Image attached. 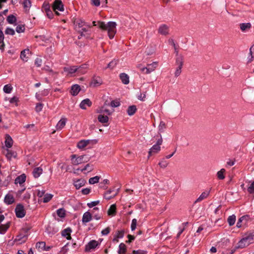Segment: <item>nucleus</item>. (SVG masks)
Here are the masks:
<instances>
[{
	"label": "nucleus",
	"instance_id": "f257e3e1",
	"mask_svg": "<svg viewBox=\"0 0 254 254\" xmlns=\"http://www.w3.org/2000/svg\"><path fill=\"white\" fill-rule=\"evenodd\" d=\"M99 29L102 31L107 32L108 36L110 39H112L117 33V24L114 21H109L107 23L98 22Z\"/></svg>",
	"mask_w": 254,
	"mask_h": 254
},
{
	"label": "nucleus",
	"instance_id": "f03ea898",
	"mask_svg": "<svg viewBox=\"0 0 254 254\" xmlns=\"http://www.w3.org/2000/svg\"><path fill=\"white\" fill-rule=\"evenodd\" d=\"M254 243V234H249L245 236L241 240H240L235 248V250L238 249H244L251 244Z\"/></svg>",
	"mask_w": 254,
	"mask_h": 254
},
{
	"label": "nucleus",
	"instance_id": "7ed1b4c3",
	"mask_svg": "<svg viewBox=\"0 0 254 254\" xmlns=\"http://www.w3.org/2000/svg\"><path fill=\"white\" fill-rule=\"evenodd\" d=\"M70 162L73 167L71 172L72 173L73 175H78L79 168L77 166L79 163V159L78 156L74 154L71 155Z\"/></svg>",
	"mask_w": 254,
	"mask_h": 254
},
{
	"label": "nucleus",
	"instance_id": "20e7f679",
	"mask_svg": "<svg viewBox=\"0 0 254 254\" xmlns=\"http://www.w3.org/2000/svg\"><path fill=\"white\" fill-rule=\"evenodd\" d=\"M163 142V139L162 137H160L157 141L155 144H154L150 149L148 152L149 156L153 154L158 153L161 150V145Z\"/></svg>",
	"mask_w": 254,
	"mask_h": 254
},
{
	"label": "nucleus",
	"instance_id": "39448f33",
	"mask_svg": "<svg viewBox=\"0 0 254 254\" xmlns=\"http://www.w3.org/2000/svg\"><path fill=\"white\" fill-rule=\"evenodd\" d=\"M52 8L57 15H59L58 11H63L64 10V5L61 0H55L53 4Z\"/></svg>",
	"mask_w": 254,
	"mask_h": 254
},
{
	"label": "nucleus",
	"instance_id": "423d86ee",
	"mask_svg": "<svg viewBox=\"0 0 254 254\" xmlns=\"http://www.w3.org/2000/svg\"><path fill=\"white\" fill-rule=\"evenodd\" d=\"M96 113L98 114L107 115V116H110L113 111H111L107 106L106 105L98 107L96 110Z\"/></svg>",
	"mask_w": 254,
	"mask_h": 254
},
{
	"label": "nucleus",
	"instance_id": "0eeeda50",
	"mask_svg": "<svg viewBox=\"0 0 254 254\" xmlns=\"http://www.w3.org/2000/svg\"><path fill=\"white\" fill-rule=\"evenodd\" d=\"M15 211L16 216L18 218L23 217L26 214V211L24 209V207L21 204H18L16 205V208L15 209Z\"/></svg>",
	"mask_w": 254,
	"mask_h": 254
},
{
	"label": "nucleus",
	"instance_id": "6e6552de",
	"mask_svg": "<svg viewBox=\"0 0 254 254\" xmlns=\"http://www.w3.org/2000/svg\"><path fill=\"white\" fill-rule=\"evenodd\" d=\"M157 65V62H153L152 64H148L147 67H143L141 69L142 72L146 74H149L155 70Z\"/></svg>",
	"mask_w": 254,
	"mask_h": 254
},
{
	"label": "nucleus",
	"instance_id": "1a4fd4ad",
	"mask_svg": "<svg viewBox=\"0 0 254 254\" xmlns=\"http://www.w3.org/2000/svg\"><path fill=\"white\" fill-rule=\"evenodd\" d=\"M158 32L161 35L167 36L169 34V27L166 24H162L159 27Z\"/></svg>",
	"mask_w": 254,
	"mask_h": 254
},
{
	"label": "nucleus",
	"instance_id": "9d476101",
	"mask_svg": "<svg viewBox=\"0 0 254 254\" xmlns=\"http://www.w3.org/2000/svg\"><path fill=\"white\" fill-rule=\"evenodd\" d=\"M93 144V141L91 140H80V150H84L87 148H90Z\"/></svg>",
	"mask_w": 254,
	"mask_h": 254
},
{
	"label": "nucleus",
	"instance_id": "9b49d317",
	"mask_svg": "<svg viewBox=\"0 0 254 254\" xmlns=\"http://www.w3.org/2000/svg\"><path fill=\"white\" fill-rule=\"evenodd\" d=\"M91 26L90 25H87V28H82L80 30V37H84L86 39L89 38L91 35Z\"/></svg>",
	"mask_w": 254,
	"mask_h": 254
},
{
	"label": "nucleus",
	"instance_id": "f8f14e48",
	"mask_svg": "<svg viewBox=\"0 0 254 254\" xmlns=\"http://www.w3.org/2000/svg\"><path fill=\"white\" fill-rule=\"evenodd\" d=\"M93 170V166L89 163L80 167V172L85 175H86L88 173L91 172Z\"/></svg>",
	"mask_w": 254,
	"mask_h": 254
},
{
	"label": "nucleus",
	"instance_id": "ddd939ff",
	"mask_svg": "<svg viewBox=\"0 0 254 254\" xmlns=\"http://www.w3.org/2000/svg\"><path fill=\"white\" fill-rule=\"evenodd\" d=\"M30 54L31 53L29 49H25L21 52L20 59L23 62H27L29 59Z\"/></svg>",
	"mask_w": 254,
	"mask_h": 254
},
{
	"label": "nucleus",
	"instance_id": "4468645a",
	"mask_svg": "<svg viewBox=\"0 0 254 254\" xmlns=\"http://www.w3.org/2000/svg\"><path fill=\"white\" fill-rule=\"evenodd\" d=\"M98 245L99 243L97 241L95 240L91 241L86 245L85 251L86 252H89L92 250L94 249Z\"/></svg>",
	"mask_w": 254,
	"mask_h": 254
},
{
	"label": "nucleus",
	"instance_id": "2eb2a0df",
	"mask_svg": "<svg viewBox=\"0 0 254 254\" xmlns=\"http://www.w3.org/2000/svg\"><path fill=\"white\" fill-rule=\"evenodd\" d=\"M103 83L102 79L100 77L94 78L90 83V85L93 87H97Z\"/></svg>",
	"mask_w": 254,
	"mask_h": 254
},
{
	"label": "nucleus",
	"instance_id": "dca6fc26",
	"mask_svg": "<svg viewBox=\"0 0 254 254\" xmlns=\"http://www.w3.org/2000/svg\"><path fill=\"white\" fill-rule=\"evenodd\" d=\"M254 57V46H252L250 49L249 53L245 58L246 62L247 64L251 63Z\"/></svg>",
	"mask_w": 254,
	"mask_h": 254
},
{
	"label": "nucleus",
	"instance_id": "f3484780",
	"mask_svg": "<svg viewBox=\"0 0 254 254\" xmlns=\"http://www.w3.org/2000/svg\"><path fill=\"white\" fill-rule=\"evenodd\" d=\"M92 104V102L89 99H85L80 102V108L83 110H86L87 108L90 107Z\"/></svg>",
	"mask_w": 254,
	"mask_h": 254
},
{
	"label": "nucleus",
	"instance_id": "a211bd4d",
	"mask_svg": "<svg viewBox=\"0 0 254 254\" xmlns=\"http://www.w3.org/2000/svg\"><path fill=\"white\" fill-rule=\"evenodd\" d=\"M5 146L7 148H11L13 144V141L11 136L9 135L6 134L5 136Z\"/></svg>",
	"mask_w": 254,
	"mask_h": 254
},
{
	"label": "nucleus",
	"instance_id": "6ab92c4d",
	"mask_svg": "<svg viewBox=\"0 0 254 254\" xmlns=\"http://www.w3.org/2000/svg\"><path fill=\"white\" fill-rule=\"evenodd\" d=\"M66 118H62L57 123L56 128L57 130H62L65 126L66 123Z\"/></svg>",
	"mask_w": 254,
	"mask_h": 254
},
{
	"label": "nucleus",
	"instance_id": "aec40b11",
	"mask_svg": "<svg viewBox=\"0 0 254 254\" xmlns=\"http://www.w3.org/2000/svg\"><path fill=\"white\" fill-rule=\"evenodd\" d=\"M120 78L123 84L127 85L129 83V77L127 73H121L120 74Z\"/></svg>",
	"mask_w": 254,
	"mask_h": 254
},
{
	"label": "nucleus",
	"instance_id": "412c9836",
	"mask_svg": "<svg viewBox=\"0 0 254 254\" xmlns=\"http://www.w3.org/2000/svg\"><path fill=\"white\" fill-rule=\"evenodd\" d=\"M91 219L92 215L89 212L87 211L83 214L82 219V221L83 224L90 221Z\"/></svg>",
	"mask_w": 254,
	"mask_h": 254
},
{
	"label": "nucleus",
	"instance_id": "4be33fe9",
	"mask_svg": "<svg viewBox=\"0 0 254 254\" xmlns=\"http://www.w3.org/2000/svg\"><path fill=\"white\" fill-rule=\"evenodd\" d=\"M77 69V68L73 66L70 67H64V72L66 73V75L71 76Z\"/></svg>",
	"mask_w": 254,
	"mask_h": 254
},
{
	"label": "nucleus",
	"instance_id": "5701e85b",
	"mask_svg": "<svg viewBox=\"0 0 254 254\" xmlns=\"http://www.w3.org/2000/svg\"><path fill=\"white\" fill-rule=\"evenodd\" d=\"M97 119L98 121L102 124L107 123L109 121V117L107 115L99 114Z\"/></svg>",
	"mask_w": 254,
	"mask_h": 254
},
{
	"label": "nucleus",
	"instance_id": "b1692460",
	"mask_svg": "<svg viewBox=\"0 0 254 254\" xmlns=\"http://www.w3.org/2000/svg\"><path fill=\"white\" fill-rule=\"evenodd\" d=\"M89 69V64L88 63H86L80 65V74H85L87 73Z\"/></svg>",
	"mask_w": 254,
	"mask_h": 254
},
{
	"label": "nucleus",
	"instance_id": "393cba45",
	"mask_svg": "<svg viewBox=\"0 0 254 254\" xmlns=\"http://www.w3.org/2000/svg\"><path fill=\"white\" fill-rule=\"evenodd\" d=\"M17 153L16 152L9 150L8 149H6V153L5 154V156L8 160H11L12 158H15L16 157Z\"/></svg>",
	"mask_w": 254,
	"mask_h": 254
},
{
	"label": "nucleus",
	"instance_id": "a878e982",
	"mask_svg": "<svg viewBox=\"0 0 254 254\" xmlns=\"http://www.w3.org/2000/svg\"><path fill=\"white\" fill-rule=\"evenodd\" d=\"M27 239V236L26 235H19L17 236L15 239V242H19V244H21L26 242Z\"/></svg>",
	"mask_w": 254,
	"mask_h": 254
},
{
	"label": "nucleus",
	"instance_id": "bb28decb",
	"mask_svg": "<svg viewBox=\"0 0 254 254\" xmlns=\"http://www.w3.org/2000/svg\"><path fill=\"white\" fill-rule=\"evenodd\" d=\"M79 92V86L75 84L71 86L70 93L72 96H76Z\"/></svg>",
	"mask_w": 254,
	"mask_h": 254
},
{
	"label": "nucleus",
	"instance_id": "cd10ccee",
	"mask_svg": "<svg viewBox=\"0 0 254 254\" xmlns=\"http://www.w3.org/2000/svg\"><path fill=\"white\" fill-rule=\"evenodd\" d=\"M71 230L70 228H67L64 230L62 232V235L63 237H65L67 240H70V233Z\"/></svg>",
	"mask_w": 254,
	"mask_h": 254
},
{
	"label": "nucleus",
	"instance_id": "c85d7f7f",
	"mask_svg": "<svg viewBox=\"0 0 254 254\" xmlns=\"http://www.w3.org/2000/svg\"><path fill=\"white\" fill-rule=\"evenodd\" d=\"M26 176L23 174L20 176L17 177L15 180V184H22L25 182Z\"/></svg>",
	"mask_w": 254,
	"mask_h": 254
},
{
	"label": "nucleus",
	"instance_id": "c756f323",
	"mask_svg": "<svg viewBox=\"0 0 254 254\" xmlns=\"http://www.w3.org/2000/svg\"><path fill=\"white\" fill-rule=\"evenodd\" d=\"M252 25L250 23H243L240 24V28L243 32L246 31L251 29Z\"/></svg>",
	"mask_w": 254,
	"mask_h": 254
},
{
	"label": "nucleus",
	"instance_id": "7c9ffc66",
	"mask_svg": "<svg viewBox=\"0 0 254 254\" xmlns=\"http://www.w3.org/2000/svg\"><path fill=\"white\" fill-rule=\"evenodd\" d=\"M23 5L24 9V11L26 12L29 11L30 8L31 7V2L30 0H24Z\"/></svg>",
	"mask_w": 254,
	"mask_h": 254
},
{
	"label": "nucleus",
	"instance_id": "2f4dec72",
	"mask_svg": "<svg viewBox=\"0 0 254 254\" xmlns=\"http://www.w3.org/2000/svg\"><path fill=\"white\" fill-rule=\"evenodd\" d=\"M137 110L136 107L135 105L130 106L128 107L127 109V114L131 116L135 114Z\"/></svg>",
	"mask_w": 254,
	"mask_h": 254
},
{
	"label": "nucleus",
	"instance_id": "473e14b6",
	"mask_svg": "<svg viewBox=\"0 0 254 254\" xmlns=\"http://www.w3.org/2000/svg\"><path fill=\"white\" fill-rule=\"evenodd\" d=\"M42 172H43L42 169L40 167H37V168H35L34 169V170L33 171V174L34 177L35 178H37L42 174Z\"/></svg>",
	"mask_w": 254,
	"mask_h": 254
},
{
	"label": "nucleus",
	"instance_id": "72a5a7b5",
	"mask_svg": "<svg viewBox=\"0 0 254 254\" xmlns=\"http://www.w3.org/2000/svg\"><path fill=\"white\" fill-rule=\"evenodd\" d=\"M4 201L7 204H10L14 202V198L12 195L8 194L4 198Z\"/></svg>",
	"mask_w": 254,
	"mask_h": 254
},
{
	"label": "nucleus",
	"instance_id": "f704fd0d",
	"mask_svg": "<svg viewBox=\"0 0 254 254\" xmlns=\"http://www.w3.org/2000/svg\"><path fill=\"white\" fill-rule=\"evenodd\" d=\"M116 213V204H112L108 210V214L110 216H114Z\"/></svg>",
	"mask_w": 254,
	"mask_h": 254
},
{
	"label": "nucleus",
	"instance_id": "c9c22d12",
	"mask_svg": "<svg viewBox=\"0 0 254 254\" xmlns=\"http://www.w3.org/2000/svg\"><path fill=\"white\" fill-rule=\"evenodd\" d=\"M209 194V191H205L203 192L198 197V198L196 199L195 202H199L202 200L203 199L206 198Z\"/></svg>",
	"mask_w": 254,
	"mask_h": 254
},
{
	"label": "nucleus",
	"instance_id": "e433bc0d",
	"mask_svg": "<svg viewBox=\"0 0 254 254\" xmlns=\"http://www.w3.org/2000/svg\"><path fill=\"white\" fill-rule=\"evenodd\" d=\"M100 179V177L98 176H95L92 178H90L89 179V181H88L89 184L90 185H94V184H97L99 182Z\"/></svg>",
	"mask_w": 254,
	"mask_h": 254
},
{
	"label": "nucleus",
	"instance_id": "4c0bfd02",
	"mask_svg": "<svg viewBox=\"0 0 254 254\" xmlns=\"http://www.w3.org/2000/svg\"><path fill=\"white\" fill-rule=\"evenodd\" d=\"M9 227V223H7L4 225H1L0 226V233H4Z\"/></svg>",
	"mask_w": 254,
	"mask_h": 254
},
{
	"label": "nucleus",
	"instance_id": "58836bf2",
	"mask_svg": "<svg viewBox=\"0 0 254 254\" xmlns=\"http://www.w3.org/2000/svg\"><path fill=\"white\" fill-rule=\"evenodd\" d=\"M226 171L224 169H221L219 171H218L217 173V177L219 179L223 180L225 178L224 173Z\"/></svg>",
	"mask_w": 254,
	"mask_h": 254
},
{
	"label": "nucleus",
	"instance_id": "ea45409f",
	"mask_svg": "<svg viewBox=\"0 0 254 254\" xmlns=\"http://www.w3.org/2000/svg\"><path fill=\"white\" fill-rule=\"evenodd\" d=\"M36 247L40 250L44 251L46 249V243L44 242H38L36 244Z\"/></svg>",
	"mask_w": 254,
	"mask_h": 254
},
{
	"label": "nucleus",
	"instance_id": "a19ab883",
	"mask_svg": "<svg viewBox=\"0 0 254 254\" xmlns=\"http://www.w3.org/2000/svg\"><path fill=\"white\" fill-rule=\"evenodd\" d=\"M236 221V216L232 215L230 216L228 218V222L230 226L233 225Z\"/></svg>",
	"mask_w": 254,
	"mask_h": 254
},
{
	"label": "nucleus",
	"instance_id": "79ce46f5",
	"mask_svg": "<svg viewBox=\"0 0 254 254\" xmlns=\"http://www.w3.org/2000/svg\"><path fill=\"white\" fill-rule=\"evenodd\" d=\"M43 8L45 11V12H50L51 15H53V13L50 10V5L49 3L44 2L43 4Z\"/></svg>",
	"mask_w": 254,
	"mask_h": 254
},
{
	"label": "nucleus",
	"instance_id": "37998d69",
	"mask_svg": "<svg viewBox=\"0 0 254 254\" xmlns=\"http://www.w3.org/2000/svg\"><path fill=\"white\" fill-rule=\"evenodd\" d=\"M53 195L50 193L45 194L43 197V202L44 203H47L49 202L53 197Z\"/></svg>",
	"mask_w": 254,
	"mask_h": 254
},
{
	"label": "nucleus",
	"instance_id": "c03bdc74",
	"mask_svg": "<svg viewBox=\"0 0 254 254\" xmlns=\"http://www.w3.org/2000/svg\"><path fill=\"white\" fill-rule=\"evenodd\" d=\"M58 215L61 218H64L65 215V210L64 209L60 208L57 211Z\"/></svg>",
	"mask_w": 254,
	"mask_h": 254
},
{
	"label": "nucleus",
	"instance_id": "a18cd8bd",
	"mask_svg": "<svg viewBox=\"0 0 254 254\" xmlns=\"http://www.w3.org/2000/svg\"><path fill=\"white\" fill-rule=\"evenodd\" d=\"M176 64L178 66L182 67L183 65V59L182 56H179L177 57L176 59Z\"/></svg>",
	"mask_w": 254,
	"mask_h": 254
},
{
	"label": "nucleus",
	"instance_id": "49530a36",
	"mask_svg": "<svg viewBox=\"0 0 254 254\" xmlns=\"http://www.w3.org/2000/svg\"><path fill=\"white\" fill-rule=\"evenodd\" d=\"M126 251V246L123 244L121 243L119 246V253L120 254H124Z\"/></svg>",
	"mask_w": 254,
	"mask_h": 254
},
{
	"label": "nucleus",
	"instance_id": "de8ad7c7",
	"mask_svg": "<svg viewBox=\"0 0 254 254\" xmlns=\"http://www.w3.org/2000/svg\"><path fill=\"white\" fill-rule=\"evenodd\" d=\"M124 232L123 231H119L117 233L116 237L114 239V241L118 242V239L123 238L124 236Z\"/></svg>",
	"mask_w": 254,
	"mask_h": 254
},
{
	"label": "nucleus",
	"instance_id": "09e8293b",
	"mask_svg": "<svg viewBox=\"0 0 254 254\" xmlns=\"http://www.w3.org/2000/svg\"><path fill=\"white\" fill-rule=\"evenodd\" d=\"M16 17L13 15H9L7 17V21L10 24H13L16 22Z\"/></svg>",
	"mask_w": 254,
	"mask_h": 254
},
{
	"label": "nucleus",
	"instance_id": "8fccbe9b",
	"mask_svg": "<svg viewBox=\"0 0 254 254\" xmlns=\"http://www.w3.org/2000/svg\"><path fill=\"white\" fill-rule=\"evenodd\" d=\"M78 175H73V184L74 187L76 188V189H79V183H78L79 180L77 178H76V176H77Z\"/></svg>",
	"mask_w": 254,
	"mask_h": 254
},
{
	"label": "nucleus",
	"instance_id": "3c124183",
	"mask_svg": "<svg viewBox=\"0 0 254 254\" xmlns=\"http://www.w3.org/2000/svg\"><path fill=\"white\" fill-rule=\"evenodd\" d=\"M25 26L24 25H19L16 28V31L18 33H23L25 31Z\"/></svg>",
	"mask_w": 254,
	"mask_h": 254
},
{
	"label": "nucleus",
	"instance_id": "603ef678",
	"mask_svg": "<svg viewBox=\"0 0 254 254\" xmlns=\"http://www.w3.org/2000/svg\"><path fill=\"white\" fill-rule=\"evenodd\" d=\"M12 90V87L9 85H5L3 87V91L6 93H10Z\"/></svg>",
	"mask_w": 254,
	"mask_h": 254
},
{
	"label": "nucleus",
	"instance_id": "864d4df0",
	"mask_svg": "<svg viewBox=\"0 0 254 254\" xmlns=\"http://www.w3.org/2000/svg\"><path fill=\"white\" fill-rule=\"evenodd\" d=\"M158 165L160 168L164 169L168 166V163L166 160L163 159L159 163Z\"/></svg>",
	"mask_w": 254,
	"mask_h": 254
},
{
	"label": "nucleus",
	"instance_id": "5fc2aeb1",
	"mask_svg": "<svg viewBox=\"0 0 254 254\" xmlns=\"http://www.w3.org/2000/svg\"><path fill=\"white\" fill-rule=\"evenodd\" d=\"M111 193V190H109L107 191L104 194V197L106 199L109 200L112 198H113L114 196H116V194H115L113 195H111L110 194Z\"/></svg>",
	"mask_w": 254,
	"mask_h": 254
},
{
	"label": "nucleus",
	"instance_id": "6e6d98bb",
	"mask_svg": "<svg viewBox=\"0 0 254 254\" xmlns=\"http://www.w3.org/2000/svg\"><path fill=\"white\" fill-rule=\"evenodd\" d=\"M246 220V216H242L241 218H240L238 220V222L237 223V227L238 228H241L242 226V223L244 220Z\"/></svg>",
	"mask_w": 254,
	"mask_h": 254
},
{
	"label": "nucleus",
	"instance_id": "4d7b16f0",
	"mask_svg": "<svg viewBox=\"0 0 254 254\" xmlns=\"http://www.w3.org/2000/svg\"><path fill=\"white\" fill-rule=\"evenodd\" d=\"M5 33L7 35H13L15 34V31L12 28H7L5 31Z\"/></svg>",
	"mask_w": 254,
	"mask_h": 254
},
{
	"label": "nucleus",
	"instance_id": "13d9d810",
	"mask_svg": "<svg viewBox=\"0 0 254 254\" xmlns=\"http://www.w3.org/2000/svg\"><path fill=\"white\" fill-rule=\"evenodd\" d=\"M42 64V60L40 58H37L35 60V64L37 67H40L41 66Z\"/></svg>",
	"mask_w": 254,
	"mask_h": 254
},
{
	"label": "nucleus",
	"instance_id": "bf43d9fd",
	"mask_svg": "<svg viewBox=\"0 0 254 254\" xmlns=\"http://www.w3.org/2000/svg\"><path fill=\"white\" fill-rule=\"evenodd\" d=\"M248 191L250 193H254V181L248 188Z\"/></svg>",
	"mask_w": 254,
	"mask_h": 254
},
{
	"label": "nucleus",
	"instance_id": "052dcab7",
	"mask_svg": "<svg viewBox=\"0 0 254 254\" xmlns=\"http://www.w3.org/2000/svg\"><path fill=\"white\" fill-rule=\"evenodd\" d=\"M110 105L112 107H118L120 105V103L118 100H113L111 102Z\"/></svg>",
	"mask_w": 254,
	"mask_h": 254
},
{
	"label": "nucleus",
	"instance_id": "680f3d73",
	"mask_svg": "<svg viewBox=\"0 0 254 254\" xmlns=\"http://www.w3.org/2000/svg\"><path fill=\"white\" fill-rule=\"evenodd\" d=\"M137 225V220L136 219H133L131 224V229L133 231L135 229Z\"/></svg>",
	"mask_w": 254,
	"mask_h": 254
},
{
	"label": "nucleus",
	"instance_id": "e2e57ef3",
	"mask_svg": "<svg viewBox=\"0 0 254 254\" xmlns=\"http://www.w3.org/2000/svg\"><path fill=\"white\" fill-rule=\"evenodd\" d=\"M99 202L100 201L99 200L92 201L91 202L88 203L87 206L90 208H92L98 205L99 203Z\"/></svg>",
	"mask_w": 254,
	"mask_h": 254
},
{
	"label": "nucleus",
	"instance_id": "0e129e2a",
	"mask_svg": "<svg viewBox=\"0 0 254 254\" xmlns=\"http://www.w3.org/2000/svg\"><path fill=\"white\" fill-rule=\"evenodd\" d=\"M81 192L82 194L87 195L90 193L91 189L88 188H84V189H82Z\"/></svg>",
	"mask_w": 254,
	"mask_h": 254
},
{
	"label": "nucleus",
	"instance_id": "69168bd1",
	"mask_svg": "<svg viewBox=\"0 0 254 254\" xmlns=\"http://www.w3.org/2000/svg\"><path fill=\"white\" fill-rule=\"evenodd\" d=\"M137 98L138 100L144 101L145 100L146 98V93H141L138 96Z\"/></svg>",
	"mask_w": 254,
	"mask_h": 254
},
{
	"label": "nucleus",
	"instance_id": "338daca9",
	"mask_svg": "<svg viewBox=\"0 0 254 254\" xmlns=\"http://www.w3.org/2000/svg\"><path fill=\"white\" fill-rule=\"evenodd\" d=\"M61 165V168L62 170H65L66 172L68 171V166H67L65 163H61L59 164V165Z\"/></svg>",
	"mask_w": 254,
	"mask_h": 254
},
{
	"label": "nucleus",
	"instance_id": "774afa93",
	"mask_svg": "<svg viewBox=\"0 0 254 254\" xmlns=\"http://www.w3.org/2000/svg\"><path fill=\"white\" fill-rule=\"evenodd\" d=\"M117 64V63L115 61H112L110 62L108 64V67L113 69Z\"/></svg>",
	"mask_w": 254,
	"mask_h": 254
}]
</instances>
